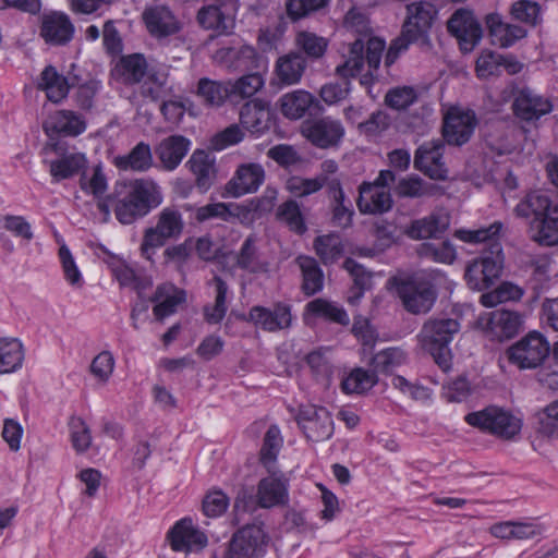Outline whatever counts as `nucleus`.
Masks as SVG:
<instances>
[{"label": "nucleus", "instance_id": "f257e3e1", "mask_svg": "<svg viewBox=\"0 0 558 558\" xmlns=\"http://www.w3.org/2000/svg\"><path fill=\"white\" fill-rule=\"evenodd\" d=\"M116 218L122 225H131L145 217L162 203L159 185L151 179L122 180L114 184L108 196Z\"/></svg>", "mask_w": 558, "mask_h": 558}, {"label": "nucleus", "instance_id": "f03ea898", "mask_svg": "<svg viewBox=\"0 0 558 558\" xmlns=\"http://www.w3.org/2000/svg\"><path fill=\"white\" fill-rule=\"evenodd\" d=\"M405 9L407 14L401 25V32L391 41L386 53L387 66L395 63L411 45L417 46L422 52H430L434 47L430 31L438 14L436 7L427 1H418L409 3Z\"/></svg>", "mask_w": 558, "mask_h": 558}, {"label": "nucleus", "instance_id": "7ed1b4c3", "mask_svg": "<svg viewBox=\"0 0 558 558\" xmlns=\"http://www.w3.org/2000/svg\"><path fill=\"white\" fill-rule=\"evenodd\" d=\"M385 50V41L380 38H368L366 43L356 39L350 44L345 61L336 68V74L344 80L361 74L364 63H367V72L364 73L360 83L363 86H371L374 82V72L380 65L381 56Z\"/></svg>", "mask_w": 558, "mask_h": 558}, {"label": "nucleus", "instance_id": "20e7f679", "mask_svg": "<svg viewBox=\"0 0 558 558\" xmlns=\"http://www.w3.org/2000/svg\"><path fill=\"white\" fill-rule=\"evenodd\" d=\"M460 330V324L453 318H430L424 323L417 336L422 348L427 351L444 371L451 367L449 343Z\"/></svg>", "mask_w": 558, "mask_h": 558}, {"label": "nucleus", "instance_id": "39448f33", "mask_svg": "<svg viewBox=\"0 0 558 558\" xmlns=\"http://www.w3.org/2000/svg\"><path fill=\"white\" fill-rule=\"evenodd\" d=\"M184 228L183 215L178 207L162 208L156 216V225L146 228L143 232L140 246L141 255L153 262L156 251L170 241H177L182 235Z\"/></svg>", "mask_w": 558, "mask_h": 558}, {"label": "nucleus", "instance_id": "423d86ee", "mask_svg": "<svg viewBox=\"0 0 558 558\" xmlns=\"http://www.w3.org/2000/svg\"><path fill=\"white\" fill-rule=\"evenodd\" d=\"M442 277L440 271H433L428 276L415 274L397 284V292L405 310L412 314L429 312L437 299V291L433 280Z\"/></svg>", "mask_w": 558, "mask_h": 558}, {"label": "nucleus", "instance_id": "0eeeda50", "mask_svg": "<svg viewBox=\"0 0 558 558\" xmlns=\"http://www.w3.org/2000/svg\"><path fill=\"white\" fill-rule=\"evenodd\" d=\"M465 422L505 440L513 439L522 427L520 418L498 407H487L484 410L469 413L465 416Z\"/></svg>", "mask_w": 558, "mask_h": 558}, {"label": "nucleus", "instance_id": "6e6552de", "mask_svg": "<svg viewBox=\"0 0 558 558\" xmlns=\"http://www.w3.org/2000/svg\"><path fill=\"white\" fill-rule=\"evenodd\" d=\"M268 541L262 524H247L232 535L225 558H265Z\"/></svg>", "mask_w": 558, "mask_h": 558}, {"label": "nucleus", "instance_id": "1a4fd4ad", "mask_svg": "<svg viewBox=\"0 0 558 558\" xmlns=\"http://www.w3.org/2000/svg\"><path fill=\"white\" fill-rule=\"evenodd\" d=\"M549 343L538 332H529L512 344L507 351L509 362L520 369H532L541 366L549 355Z\"/></svg>", "mask_w": 558, "mask_h": 558}, {"label": "nucleus", "instance_id": "9d476101", "mask_svg": "<svg viewBox=\"0 0 558 558\" xmlns=\"http://www.w3.org/2000/svg\"><path fill=\"white\" fill-rule=\"evenodd\" d=\"M504 256L500 244H494L489 255L472 260L465 269L464 278L470 289L482 291L489 288L502 269Z\"/></svg>", "mask_w": 558, "mask_h": 558}, {"label": "nucleus", "instance_id": "9b49d317", "mask_svg": "<svg viewBox=\"0 0 558 558\" xmlns=\"http://www.w3.org/2000/svg\"><path fill=\"white\" fill-rule=\"evenodd\" d=\"M295 421L311 441H324L333 434V422L329 411L313 404L300 405Z\"/></svg>", "mask_w": 558, "mask_h": 558}, {"label": "nucleus", "instance_id": "f8f14e48", "mask_svg": "<svg viewBox=\"0 0 558 558\" xmlns=\"http://www.w3.org/2000/svg\"><path fill=\"white\" fill-rule=\"evenodd\" d=\"M301 132L312 145L320 149L338 147L345 134L342 122L331 117L307 120L303 122Z\"/></svg>", "mask_w": 558, "mask_h": 558}, {"label": "nucleus", "instance_id": "ddd939ff", "mask_svg": "<svg viewBox=\"0 0 558 558\" xmlns=\"http://www.w3.org/2000/svg\"><path fill=\"white\" fill-rule=\"evenodd\" d=\"M523 319L518 312L496 310L480 315L478 327L492 340L504 341L513 338L522 328Z\"/></svg>", "mask_w": 558, "mask_h": 558}, {"label": "nucleus", "instance_id": "4468645a", "mask_svg": "<svg viewBox=\"0 0 558 558\" xmlns=\"http://www.w3.org/2000/svg\"><path fill=\"white\" fill-rule=\"evenodd\" d=\"M238 3L204 4L196 14L198 25L205 31L215 32L217 35L228 36L235 27Z\"/></svg>", "mask_w": 558, "mask_h": 558}, {"label": "nucleus", "instance_id": "2eb2a0df", "mask_svg": "<svg viewBox=\"0 0 558 558\" xmlns=\"http://www.w3.org/2000/svg\"><path fill=\"white\" fill-rule=\"evenodd\" d=\"M447 29L459 41L460 48L472 51L483 37L481 23L468 9H459L447 21Z\"/></svg>", "mask_w": 558, "mask_h": 558}, {"label": "nucleus", "instance_id": "dca6fc26", "mask_svg": "<svg viewBox=\"0 0 558 558\" xmlns=\"http://www.w3.org/2000/svg\"><path fill=\"white\" fill-rule=\"evenodd\" d=\"M477 119L472 110L450 108L444 117L442 136L447 144L462 146L474 133Z\"/></svg>", "mask_w": 558, "mask_h": 558}, {"label": "nucleus", "instance_id": "f3484780", "mask_svg": "<svg viewBox=\"0 0 558 558\" xmlns=\"http://www.w3.org/2000/svg\"><path fill=\"white\" fill-rule=\"evenodd\" d=\"M445 143L441 140L425 142L414 155L415 169L433 180L444 181L448 178V168L444 161Z\"/></svg>", "mask_w": 558, "mask_h": 558}, {"label": "nucleus", "instance_id": "a211bd4d", "mask_svg": "<svg viewBox=\"0 0 558 558\" xmlns=\"http://www.w3.org/2000/svg\"><path fill=\"white\" fill-rule=\"evenodd\" d=\"M239 121L243 130L259 137L271 128L272 112L269 102L259 98L246 101L240 109Z\"/></svg>", "mask_w": 558, "mask_h": 558}, {"label": "nucleus", "instance_id": "6ab92c4d", "mask_svg": "<svg viewBox=\"0 0 558 558\" xmlns=\"http://www.w3.org/2000/svg\"><path fill=\"white\" fill-rule=\"evenodd\" d=\"M265 179L264 168L259 163H243L238 167L232 179L226 184V191L232 197L255 193Z\"/></svg>", "mask_w": 558, "mask_h": 558}, {"label": "nucleus", "instance_id": "aec40b11", "mask_svg": "<svg viewBox=\"0 0 558 558\" xmlns=\"http://www.w3.org/2000/svg\"><path fill=\"white\" fill-rule=\"evenodd\" d=\"M248 320L269 332L287 329L292 323L291 307L283 303H277L272 310L253 306L248 313Z\"/></svg>", "mask_w": 558, "mask_h": 558}, {"label": "nucleus", "instance_id": "412c9836", "mask_svg": "<svg viewBox=\"0 0 558 558\" xmlns=\"http://www.w3.org/2000/svg\"><path fill=\"white\" fill-rule=\"evenodd\" d=\"M553 110L549 99L536 94L530 88H522L515 95L513 111L524 121H535Z\"/></svg>", "mask_w": 558, "mask_h": 558}, {"label": "nucleus", "instance_id": "4be33fe9", "mask_svg": "<svg viewBox=\"0 0 558 558\" xmlns=\"http://www.w3.org/2000/svg\"><path fill=\"white\" fill-rule=\"evenodd\" d=\"M143 20L149 34L157 39L172 36L181 29L178 19L165 5L146 9L143 13Z\"/></svg>", "mask_w": 558, "mask_h": 558}, {"label": "nucleus", "instance_id": "5701e85b", "mask_svg": "<svg viewBox=\"0 0 558 558\" xmlns=\"http://www.w3.org/2000/svg\"><path fill=\"white\" fill-rule=\"evenodd\" d=\"M168 539L173 550L189 551L194 546L203 548L207 545V536L194 527L190 518L181 519L168 533Z\"/></svg>", "mask_w": 558, "mask_h": 558}, {"label": "nucleus", "instance_id": "b1692460", "mask_svg": "<svg viewBox=\"0 0 558 558\" xmlns=\"http://www.w3.org/2000/svg\"><path fill=\"white\" fill-rule=\"evenodd\" d=\"M74 34V26L69 16L52 12L43 16L40 36L47 44L60 46L68 44Z\"/></svg>", "mask_w": 558, "mask_h": 558}, {"label": "nucleus", "instance_id": "393cba45", "mask_svg": "<svg viewBox=\"0 0 558 558\" xmlns=\"http://www.w3.org/2000/svg\"><path fill=\"white\" fill-rule=\"evenodd\" d=\"M147 61L142 53L120 57L110 71L111 77L124 85L138 84L147 73Z\"/></svg>", "mask_w": 558, "mask_h": 558}, {"label": "nucleus", "instance_id": "a878e982", "mask_svg": "<svg viewBox=\"0 0 558 558\" xmlns=\"http://www.w3.org/2000/svg\"><path fill=\"white\" fill-rule=\"evenodd\" d=\"M485 24L495 44L509 48L527 35V31L519 25L505 23L498 13H488Z\"/></svg>", "mask_w": 558, "mask_h": 558}, {"label": "nucleus", "instance_id": "bb28decb", "mask_svg": "<svg viewBox=\"0 0 558 558\" xmlns=\"http://www.w3.org/2000/svg\"><path fill=\"white\" fill-rule=\"evenodd\" d=\"M357 207L362 214H381L392 206L390 193L368 182H363L359 187Z\"/></svg>", "mask_w": 558, "mask_h": 558}, {"label": "nucleus", "instance_id": "cd10ccee", "mask_svg": "<svg viewBox=\"0 0 558 558\" xmlns=\"http://www.w3.org/2000/svg\"><path fill=\"white\" fill-rule=\"evenodd\" d=\"M281 113L290 120L303 118L311 109H322L319 101L304 89H296L279 98Z\"/></svg>", "mask_w": 558, "mask_h": 558}, {"label": "nucleus", "instance_id": "c85d7f7f", "mask_svg": "<svg viewBox=\"0 0 558 558\" xmlns=\"http://www.w3.org/2000/svg\"><path fill=\"white\" fill-rule=\"evenodd\" d=\"M191 142L183 135H170L160 141L156 154L163 169L174 170L186 156Z\"/></svg>", "mask_w": 558, "mask_h": 558}, {"label": "nucleus", "instance_id": "c756f323", "mask_svg": "<svg viewBox=\"0 0 558 558\" xmlns=\"http://www.w3.org/2000/svg\"><path fill=\"white\" fill-rule=\"evenodd\" d=\"M215 58L235 70L242 71L256 70L260 62V57L255 48L248 45H242L239 48L233 46L222 47L216 51Z\"/></svg>", "mask_w": 558, "mask_h": 558}, {"label": "nucleus", "instance_id": "7c9ffc66", "mask_svg": "<svg viewBox=\"0 0 558 558\" xmlns=\"http://www.w3.org/2000/svg\"><path fill=\"white\" fill-rule=\"evenodd\" d=\"M155 303L153 308L157 320L162 322L166 317L174 314L180 304L185 302V292L171 283L159 286L151 298Z\"/></svg>", "mask_w": 558, "mask_h": 558}, {"label": "nucleus", "instance_id": "2f4dec72", "mask_svg": "<svg viewBox=\"0 0 558 558\" xmlns=\"http://www.w3.org/2000/svg\"><path fill=\"white\" fill-rule=\"evenodd\" d=\"M187 165L195 175L196 186L203 192L207 191L217 177L215 157L203 149H196L190 157Z\"/></svg>", "mask_w": 558, "mask_h": 558}, {"label": "nucleus", "instance_id": "473e14b6", "mask_svg": "<svg viewBox=\"0 0 558 558\" xmlns=\"http://www.w3.org/2000/svg\"><path fill=\"white\" fill-rule=\"evenodd\" d=\"M113 165L121 171L146 172L154 165L151 148L140 142L128 154L116 156Z\"/></svg>", "mask_w": 558, "mask_h": 558}, {"label": "nucleus", "instance_id": "72a5a7b5", "mask_svg": "<svg viewBox=\"0 0 558 558\" xmlns=\"http://www.w3.org/2000/svg\"><path fill=\"white\" fill-rule=\"evenodd\" d=\"M288 501V486L276 476L262 478L257 485L256 502L260 508H271Z\"/></svg>", "mask_w": 558, "mask_h": 558}, {"label": "nucleus", "instance_id": "f704fd0d", "mask_svg": "<svg viewBox=\"0 0 558 558\" xmlns=\"http://www.w3.org/2000/svg\"><path fill=\"white\" fill-rule=\"evenodd\" d=\"M306 69V59L299 52L279 57L276 62V76L282 85L298 84Z\"/></svg>", "mask_w": 558, "mask_h": 558}, {"label": "nucleus", "instance_id": "c9c22d12", "mask_svg": "<svg viewBox=\"0 0 558 558\" xmlns=\"http://www.w3.org/2000/svg\"><path fill=\"white\" fill-rule=\"evenodd\" d=\"M327 194L330 199L332 223L342 229L349 228L354 210L351 202L345 198L341 183H332Z\"/></svg>", "mask_w": 558, "mask_h": 558}, {"label": "nucleus", "instance_id": "e433bc0d", "mask_svg": "<svg viewBox=\"0 0 558 558\" xmlns=\"http://www.w3.org/2000/svg\"><path fill=\"white\" fill-rule=\"evenodd\" d=\"M305 314L341 326H348L350 324L349 315L342 306L323 298H317L308 302L305 306Z\"/></svg>", "mask_w": 558, "mask_h": 558}, {"label": "nucleus", "instance_id": "4c0bfd02", "mask_svg": "<svg viewBox=\"0 0 558 558\" xmlns=\"http://www.w3.org/2000/svg\"><path fill=\"white\" fill-rule=\"evenodd\" d=\"M256 244L257 239L254 234L244 240L235 255V266L238 268L251 274L267 271L268 264L260 259Z\"/></svg>", "mask_w": 558, "mask_h": 558}, {"label": "nucleus", "instance_id": "58836bf2", "mask_svg": "<svg viewBox=\"0 0 558 558\" xmlns=\"http://www.w3.org/2000/svg\"><path fill=\"white\" fill-rule=\"evenodd\" d=\"M24 356V345L20 339H0V374H11L19 371L23 365Z\"/></svg>", "mask_w": 558, "mask_h": 558}, {"label": "nucleus", "instance_id": "ea45409f", "mask_svg": "<svg viewBox=\"0 0 558 558\" xmlns=\"http://www.w3.org/2000/svg\"><path fill=\"white\" fill-rule=\"evenodd\" d=\"M87 160L84 154L71 153L50 161L49 171L56 181L72 178L86 169Z\"/></svg>", "mask_w": 558, "mask_h": 558}, {"label": "nucleus", "instance_id": "a19ab883", "mask_svg": "<svg viewBox=\"0 0 558 558\" xmlns=\"http://www.w3.org/2000/svg\"><path fill=\"white\" fill-rule=\"evenodd\" d=\"M38 87L45 90L47 98L52 102L64 99L70 89L68 80L52 65L46 66L41 72Z\"/></svg>", "mask_w": 558, "mask_h": 558}, {"label": "nucleus", "instance_id": "79ce46f5", "mask_svg": "<svg viewBox=\"0 0 558 558\" xmlns=\"http://www.w3.org/2000/svg\"><path fill=\"white\" fill-rule=\"evenodd\" d=\"M448 226V216L432 214L422 219L414 220L408 230V235L415 240L435 238L445 232Z\"/></svg>", "mask_w": 558, "mask_h": 558}, {"label": "nucleus", "instance_id": "37998d69", "mask_svg": "<svg viewBox=\"0 0 558 558\" xmlns=\"http://www.w3.org/2000/svg\"><path fill=\"white\" fill-rule=\"evenodd\" d=\"M296 263L302 271V291L311 296L324 287V274L315 258L310 256H300Z\"/></svg>", "mask_w": 558, "mask_h": 558}, {"label": "nucleus", "instance_id": "c03bdc74", "mask_svg": "<svg viewBox=\"0 0 558 558\" xmlns=\"http://www.w3.org/2000/svg\"><path fill=\"white\" fill-rule=\"evenodd\" d=\"M46 132L51 135H78L85 130V122L72 111H59L45 123Z\"/></svg>", "mask_w": 558, "mask_h": 558}, {"label": "nucleus", "instance_id": "a18cd8bd", "mask_svg": "<svg viewBox=\"0 0 558 558\" xmlns=\"http://www.w3.org/2000/svg\"><path fill=\"white\" fill-rule=\"evenodd\" d=\"M550 208L551 202L545 193L532 192L515 206L514 213L518 217L538 219L549 215Z\"/></svg>", "mask_w": 558, "mask_h": 558}, {"label": "nucleus", "instance_id": "49530a36", "mask_svg": "<svg viewBox=\"0 0 558 558\" xmlns=\"http://www.w3.org/2000/svg\"><path fill=\"white\" fill-rule=\"evenodd\" d=\"M502 230V223L495 221L487 227H481L478 229H459L456 230L454 236L465 243L480 244L484 242L490 243L492 251H494V244H500L498 242L500 232Z\"/></svg>", "mask_w": 558, "mask_h": 558}, {"label": "nucleus", "instance_id": "de8ad7c7", "mask_svg": "<svg viewBox=\"0 0 558 558\" xmlns=\"http://www.w3.org/2000/svg\"><path fill=\"white\" fill-rule=\"evenodd\" d=\"M531 238L541 245L558 244V217L549 215L531 221Z\"/></svg>", "mask_w": 558, "mask_h": 558}, {"label": "nucleus", "instance_id": "09e8293b", "mask_svg": "<svg viewBox=\"0 0 558 558\" xmlns=\"http://www.w3.org/2000/svg\"><path fill=\"white\" fill-rule=\"evenodd\" d=\"M378 383V376L372 369L354 368L341 383L343 392L362 395Z\"/></svg>", "mask_w": 558, "mask_h": 558}, {"label": "nucleus", "instance_id": "8fccbe9b", "mask_svg": "<svg viewBox=\"0 0 558 558\" xmlns=\"http://www.w3.org/2000/svg\"><path fill=\"white\" fill-rule=\"evenodd\" d=\"M197 95L207 106L219 107L230 96L229 82L213 81L203 77L197 84Z\"/></svg>", "mask_w": 558, "mask_h": 558}, {"label": "nucleus", "instance_id": "3c124183", "mask_svg": "<svg viewBox=\"0 0 558 558\" xmlns=\"http://www.w3.org/2000/svg\"><path fill=\"white\" fill-rule=\"evenodd\" d=\"M328 39L315 33L302 31L296 34L295 45L312 61L320 60L328 48Z\"/></svg>", "mask_w": 558, "mask_h": 558}, {"label": "nucleus", "instance_id": "603ef678", "mask_svg": "<svg viewBox=\"0 0 558 558\" xmlns=\"http://www.w3.org/2000/svg\"><path fill=\"white\" fill-rule=\"evenodd\" d=\"M416 253L421 258L444 264H452L457 256L456 248L449 241L421 243L416 247Z\"/></svg>", "mask_w": 558, "mask_h": 558}, {"label": "nucleus", "instance_id": "864d4df0", "mask_svg": "<svg viewBox=\"0 0 558 558\" xmlns=\"http://www.w3.org/2000/svg\"><path fill=\"white\" fill-rule=\"evenodd\" d=\"M276 216L298 234H303L307 230L300 206L294 199H288L279 205Z\"/></svg>", "mask_w": 558, "mask_h": 558}, {"label": "nucleus", "instance_id": "5fc2aeb1", "mask_svg": "<svg viewBox=\"0 0 558 558\" xmlns=\"http://www.w3.org/2000/svg\"><path fill=\"white\" fill-rule=\"evenodd\" d=\"M314 248L325 265L335 263L343 253L341 240L336 234L317 236L314 240Z\"/></svg>", "mask_w": 558, "mask_h": 558}, {"label": "nucleus", "instance_id": "6e6d98bb", "mask_svg": "<svg viewBox=\"0 0 558 558\" xmlns=\"http://www.w3.org/2000/svg\"><path fill=\"white\" fill-rule=\"evenodd\" d=\"M343 267L353 277L354 289L352 290V294L348 298V301L351 304H355L362 298L363 292L371 287L372 276L363 266L352 258H347L343 263Z\"/></svg>", "mask_w": 558, "mask_h": 558}, {"label": "nucleus", "instance_id": "4d7b16f0", "mask_svg": "<svg viewBox=\"0 0 558 558\" xmlns=\"http://www.w3.org/2000/svg\"><path fill=\"white\" fill-rule=\"evenodd\" d=\"M282 446V437L277 425L269 426L265 434L263 447L260 449V462L271 471L275 465L278 452Z\"/></svg>", "mask_w": 558, "mask_h": 558}, {"label": "nucleus", "instance_id": "13d9d810", "mask_svg": "<svg viewBox=\"0 0 558 558\" xmlns=\"http://www.w3.org/2000/svg\"><path fill=\"white\" fill-rule=\"evenodd\" d=\"M435 190V185L426 183L420 177H409L401 179L395 191L401 197L418 198L433 195Z\"/></svg>", "mask_w": 558, "mask_h": 558}, {"label": "nucleus", "instance_id": "bf43d9fd", "mask_svg": "<svg viewBox=\"0 0 558 558\" xmlns=\"http://www.w3.org/2000/svg\"><path fill=\"white\" fill-rule=\"evenodd\" d=\"M265 84L263 76L255 72L241 76L234 82H229L230 96L250 98L254 96Z\"/></svg>", "mask_w": 558, "mask_h": 558}, {"label": "nucleus", "instance_id": "052dcab7", "mask_svg": "<svg viewBox=\"0 0 558 558\" xmlns=\"http://www.w3.org/2000/svg\"><path fill=\"white\" fill-rule=\"evenodd\" d=\"M405 360V354L401 349L389 348L378 352L372 359V367L375 374L391 373L396 367L400 366Z\"/></svg>", "mask_w": 558, "mask_h": 558}, {"label": "nucleus", "instance_id": "680f3d73", "mask_svg": "<svg viewBox=\"0 0 558 558\" xmlns=\"http://www.w3.org/2000/svg\"><path fill=\"white\" fill-rule=\"evenodd\" d=\"M214 282L216 286V299L214 306H206L205 312V318L210 324H218L220 323L227 312V304H226V296L228 292V286L222 278L216 276L214 278Z\"/></svg>", "mask_w": 558, "mask_h": 558}, {"label": "nucleus", "instance_id": "e2e57ef3", "mask_svg": "<svg viewBox=\"0 0 558 558\" xmlns=\"http://www.w3.org/2000/svg\"><path fill=\"white\" fill-rule=\"evenodd\" d=\"M70 438L74 450L83 453L92 445V433L86 422L78 416H72L69 421Z\"/></svg>", "mask_w": 558, "mask_h": 558}, {"label": "nucleus", "instance_id": "0e129e2a", "mask_svg": "<svg viewBox=\"0 0 558 558\" xmlns=\"http://www.w3.org/2000/svg\"><path fill=\"white\" fill-rule=\"evenodd\" d=\"M511 16L530 26H536L541 20V7L537 2L531 0H520L511 5Z\"/></svg>", "mask_w": 558, "mask_h": 558}, {"label": "nucleus", "instance_id": "69168bd1", "mask_svg": "<svg viewBox=\"0 0 558 558\" xmlns=\"http://www.w3.org/2000/svg\"><path fill=\"white\" fill-rule=\"evenodd\" d=\"M232 207V204L226 203L207 204L196 208L195 219L197 222H205L209 219L217 218L228 222L231 219L238 217V215L231 210Z\"/></svg>", "mask_w": 558, "mask_h": 558}, {"label": "nucleus", "instance_id": "338daca9", "mask_svg": "<svg viewBox=\"0 0 558 558\" xmlns=\"http://www.w3.org/2000/svg\"><path fill=\"white\" fill-rule=\"evenodd\" d=\"M245 133L240 124H231L216 133L210 138V148L220 151L229 146L236 145L244 140Z\"/></svg>", "mask_w": 558, "mask_h": 558}, {"label": "nucleus", "instance_id": "774afa93", "mask_svg": "<svg viewBox=\"0 0 558 558\" xmlns=\"http://www.w3.org/2000/svg\"><path fill=\"white\" fill-rule=\"evenodd\" d=\"M59 258L65 280L74 288H82L84 283L82 274L65 244L60 246Z\"/></svg>", "mask_w": 558, "mask_h": 558}]
</instances>
